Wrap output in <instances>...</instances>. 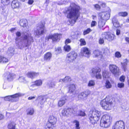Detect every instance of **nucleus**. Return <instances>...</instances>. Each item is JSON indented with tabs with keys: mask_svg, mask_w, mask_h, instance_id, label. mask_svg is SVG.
<instances>
[{
	"mask_svg": "<svg viewBox=\"0 0 129 129\" xmlns=\"http://www.w3.org/2000/svg\"><path fill=\"white\" fill-rule=\"evenodd\" d=\"M91 31V30L90 28H88L87 30L84 31L83 32V35H85L88 34Z\"/></svg>",
	"mask_w": 129,
	"mask_h": 129,
	"instance_id": "nucleus-49",
	"label": "nucleus"
},
{
	"mask_svg": "<svg viewBox=\"0 0 129 129\" xmlns=\"http://www.w3.org/2000/svg\"><path fill=\"white\" fill-rule=\"evenodd\" d=\"M73 123L75 126L76 129H80V127L79 126V122L77 120L73 121Z\"/></svg>",
	"mask_w": 129,
	"mask_h": 129,
	"instance_id": "nucleus-34",
	"label": "nucleus"
},
{
	"mask_svg": "<svg viewBox=\"0 0 129 129\" xmlns=\"http://www.w3.org/2000/svg\"><path fill=\"white\" fill-rule=\"evenodd\" d=\"M104 38L103 37L102 34V36L100 38L99 41V43L100 44H103L104 42Z\"/></svg>",
	"mask_w": 129,
	"mask_h": 129,
	"instance_id": "nucleus-45",
	"label": "nucleus"
},
{
	"mask_svg": "<svg viewBox=\"0 0 129 129\" xmlns=\"http://www.w3.org/2000/svg\"><path fill=\"white\" fill-rule=\"evenodd\" d=\"M79 115L80 116H84L85 115V114L84 111H80Z\"/></svg>",
	"mask_w": 129,
	"mask_h": 129,
	"instance_id": "nucleus-60",
	"label": "nucleus"
},
{
	"mask_svg": "<svg viewBox=\"0 0 129 129\" xmlns=\"http://www.w3.org/2000/svg\"><path fill=\"white\" fill-rule=\"evenodd\" d=\"M48 121L54 125L57 121L56 118L53 115L50 116L49 118Z\"/></svg>",
	"mask_w": 129,
	"mask_h": 129,
	"instance_id": "nucleus-21",
	"label": "nucleus"
},
{
	"mask_svg": "<svg viewBox=\"0 0 129 129\" xmlns=\"http://www.w3.org/2000/svg\"><path fill=\"white\" fill-rule=\"evenodd\" d=\"M93 5L94 8L96 10H99L100 8V6L98 4L94 5Z\"/></svg>",
	"mask_w": 129,
	"mask_h": 129,
	"instance_id": "nucleus-54",
	"label": "nucleus"
},
{
	"mask_svg": "<svg viewBox=\"0 0 129 129\" xmlns=\"http://www.w3.org/2000/svg\"><path fill=\"white\" fill-rule=\"evenodd\" d=\"M0 10L3 13H5L6 11V8L5 5H4L3 6H1V7Z\"/></svg>",
	"mask_w": 129,
	"mask_h": 129,
	"instance_id": "nucleus-48",
	"label": "nucleus"
},
{
	"mask_svg": "<svg viewBox=\"0 0 129 129\" xmlns=\"http://www.w3.org/2000/svg\"><path fill=\"white\" fill-rule=\"evenodd\" d=\"M93 54L95 57H97L101 54V52L99 50H96L93 51Z\"/></svg>",
	"mask_w": 129,
	"mask_h": 129,
	"instance_id": "nucleus-38",
	"label": "nucleus"
},
{
	"mask_svg": "<svg viewBox=\"0 0 129 129\" xmlns=\"http://www.w3.org/2000/svg\"><path fill=\"white\" fill-rule=\"evenodd\" d=\"M1 3L4 5H7L10 3L9 0H1Z\"/></svg>",
	"mask_w": 129,
	"mask_h": 129,
	"instance_id": "nucleus-44",
	"label": "nucleus"
},
{
	"mask_svg": "<svg viewBox=\"0 0 129 129\" xmlns=\"http://www.w3.org/2000/svg\"><path fill=\"white\" fill-rule=\"evenodd\" d=\"M124 85L123 83H118L117 84V86L119 88H122L124 87Z\"/></svg>",
	"mask_w": 129,
	"mask_h": 129,
	"instance_id": "nucleus-52",
	"label": "nucleus"
},
{
	"mask_svg": "<svg viewBox=\"0 0 129 129\" xmlns=\"http://www.w3.org/2000/svg\"><path fill=\"white\" fill-rule=\"evenodd\" d=\"M111 11L110 9L109 8H108L107 11L99 13V16L102 20L106 21L109 18Z\"/></svg>",
	"mask_w": 129,
	"mask_h": 129,
	"instance_id": "nucleus-8",
	"label": "nucleus"
},
{
	"mask_svg": "<svg viewBox=\"0 0 129 129\" xmlns=\"http://www.w3.org/2000/svg\"><path fill=\"white\" fill-rule=\"evenodd\" d=\"M76 112L73 108L64 109L62 111V114L63 115L67 116L69 115H71L75 114Z\"/></svg>",
	"mask_w": 129,
	"mask_h": 129,
	"instance_id": "nucleus-15",
	"label": "nucleus"
},
{
	"mask_svg": "<svg viewBox=\"0 0 129 129\" xmlns=\"http://www.w3.org/2000/svg\"><path fill=\"white\" fill-rule=\"evenodd\" d=\"M16 35L15 43L20 49H22L23 48L28 46L31 42L34 41L33 37L28 31L22 33V36L20 37H19L21 35V33L20 31H17Z\"/></svg>",
	"mask_w": 129,
	"mask_h": 129,
	"instance_id": "nucleus-1",
	"label": "nucleus"
},
{
	"mask_svg": "<svg viewBox=\"0 0 129 129\" xmlns=\"http://www.w3.org/2000/svg\"><path fill=\"white\" fill-rule=\"evenodd\" d=\"M112 118V117L109 115L105 114L103 115L101 120V126L105 128L109 127L111 124Z\"/></svg>",
	"mask_w": 129,
	"mask_h": 129,
	"instance_id": "nucleus-4",
	"label": "nucleus"
},
{
	"mask_svg": "<svg viewBox=\"0 0 129 129\" xmlns=\"http://www.w3.org/2000/svg\"><path fill=\"white\" fill-rule=\"evenodd\" d=\"M19 80L20 82H23L24 83L27 82V81L25 79V78L23 77H20L19 79Z\"/></svg>",
	"mask_w": 129,
	"mask_h": 129,
	"instance_id": "nucleus-46",
	"label": "nucleus"
},
{
	"mask_svg": "<svg viewBox=\"0 0 129 129\" xmlns=\"http://www.w3.org/2000/svg\"><path fill=\"white\" fill-rule=\"evenodd\" d=\"M34 1L33 0H29L28 2V3L30 5L32 4Z\"/></svg>",
	"mask_w": 129,
	"mask_h": 129,
	"instance_id": "nucleus-63",
	"label": "nucleus"
},
{
	"mask_svg": "<svg viewBox=\"0 0 129 129\" xmlns=\"http://www.w3.org/2000/svg\"><path fill=\"white\" fill-rule=\"evenodd\" d=\"M20 25L22 27L25 26L27 25V21L25 19H22L19 21Z\"/></svg>",
	"mask_w": 129,
	"mask_h": 129,
	"instance_id": "nucleus-26",
	"label": "nucleus"
},
{
	"mask_svg": "<svg viewBox=\"0 0 129 129\" xmlns=\"http://www.w3.org/2000/svg\"><path fill=\"white\" fill-rule=\"evenodd\" d=\"M20 3L17 0H14L12 1L11 6L13 9L18 8L20 6Z\"/></svg>",
	"mask_w": 129,
	"mask_h": 129,
	"instance_id": "nucleus-20",
	"label": "nucleus"
},
{
	"mask_svg": "<svg viewBox=\"0 0 129 129\" xmlns=\"http://www.w3.org/2000/svg\"><path fill=\"white\" fill-rule=\"evenodd\" d=\"M51 56L52 54L50 53H47L44 56V60H45L49 61L51 58Z\"/></svg>",
	"mask_w": 129,
	"mask_h": 129,
	"instance_id": "nucleus-27",
	"label": "nucleus"
},
{
	"mask_svg": "<svg viewBox=\"0 0 129 129\" xmlns=\"http://www.w3.org/2000/svg\"><path fill=\"white\" fill-rule=\"evenodd\" d=\"M54 125L53 124L48 121L45 126V129H53Z\"/></svg>",
	"mask_w": 129,
	"mask_h": 129,
	"instance_id": "nucleus-22",
	"label": "nucleus"
},
{
	"mask_svg": "<svg viewBox=\"0 0 129 129\" xmlns=\"http://www.w3.org/2000/svg\"><path fill=\"white\" fill-rule=\"evenodd\" d=\"M95 84V81L93 80H91L89 81L88 84V86L89 87H92L94 86Z\"/></svg>",
	"mask_w": 129,
	"mask_h": 129,
	"instance_id": "nucleus-35",
	"label": "nucleus"
},
{
	"mask_svg": "<svg viewBox=\"0 0 129 129\" xmlns=\"http://www.w3.org/2000/svg\"><path fill=\"white\" fill-rule=\"evenodd\" d=\"M125 77L123 76H121L119 78V80L120 81L122 82H124V81Z\"/></svg>",
	"mask_w": 129,
	"mask_h": 129,
	"instance_id": "nucleus-58",
	"label": "nucleus"
},
{
	"mask_svg": "<svg viewBox=\"0 0 129 129\" xmlns=\"http://www.w3.org/2000/svg\"><path fill=\"white\" fill-rule=\"evenodd\" d=\"M80 45L81 46L84 45H86V43L84 39H81L80 40Z\"/></svg>",
	"mask_w": 129,
	"mask_h": 129,
	"instance_id": "nucleus-47",
	"label": "nucleus"
},
{
	"mask_svg": "<svg viewBox=\"0 0 129 129\" xmlns=\"http://www.w3.org/2000/svg\"><path fill=\"white\" fill-rule=\"evenodd\" d=\"M8 58L3 56H0V62L1 63H6L8 62Z\"/></svg>",
	"mask_w": 129,
	"mask_h": 129,
	"instance_id": "nucleus-28",
	"label": "nucleus"
},
{
	"mask_svg": "<svg viewBox=\"0 0 129 129\" xmlns=\"http://www.w3.org/2000/svg\"><path fill=\"white\" fill-rule=\"evenodd\" d=\"M84 93V94L86 98L88 95L90 93V91L88 90H86L84 92H83Z\"/></svg>",
	"mask_w": 129,
	"mask_h": 129,
	"instance_id": "nucleus-51",
	"label": "nucleus"
},
{
	"mask_svg": "<svg viewBox=\"0 0 129 129\" xmlns=\"http://www.w3.org/2000/svg\"><path fill=\"white\" fill-rule=\"evenodd\" d=\"M97 24V23L96 21H92L91 24V27H93L96 25Z\"/></svg>",
	"mask_w": 129,
	"mask_h": 129,
	"instance_id": "nucleus-56",
	"label": "nucleus"
},
{
	"mask_svg": "<svg viewBox=\"0 0 129 129\" xmlns=\"http://www.w3.org/2000/svg\"><path fill=\"white\" fill-rule=\"evenodd\" d=\"M71 40L68 39L66 40L65 42V45H67L68 43H70L71 42Z\"/></svg>",
	"mask_w": 129,
	"mask_h": 129,
	"instance_id": "nucleus-59",
	"label": "nucleus"
},
{
	"mask_svg": "<svg viewBox=\"0 0 129 129\" xmlns=\"http://www.w3.org/2000/svg\"><path fill=\"white\" fill-rule=\"evenodd\" d=\"M118 14L119 16L123 17H126L128 15L127 13L126 12H120Z\"/></svg>",
	"mask_w": 129,
	"mask_h": 129,
	"instance_id": "nucleus-39",
	"label": "nucleus"
},
{
	"mask_svg": "<svg viewBox=\"0 0 129 129\" xmlns=\"http://www.w3.org/2000/svg\"><path fill=\"white\" fill-rule=\"evenodd\" d=\"M120 33V30L118 29H117L116 31V34L117 35H119Z\"/></svg>",
	"mask_w": 129,
	"mask_h": 129,
	"instance_id": "nucleus-64",
	"label": "nucleus"
},
{
	"mask_svg": "<svg viewBox=\"0 0 129 129\" xmlns=\"http://www.w3.org/2000/svg\"><path fill=\"white\" fill-rule=\"evenodd\" d=\"M128 62V61L126 59H125L123 60V63H121L122 65V68L124 71H125V70L126 69V66Z\"/></svg>",
	"mask_w": 129,
	"mask_h": 129,
	"instance_id": "nucleus-30",
	"label": "nucleus"
},
{
	"mask_svg": "<svg viewBox=\"0 0 129 129\" xmlns=\"http://www.w3.org/2000/svg\"><path fill=\"white\" fill-rule=\"evenodd\" d=\"M97 79H101L102 78L101 74L100 73V72L98 73L95 76Z\"/></svg>",
	"mask_w": 129,
	"mask_h": 129,
	"instance_id": "nucleus-53",
	"label": "nucleus"
},
{
	"mask_svg": "<svg viewBox=\"0 0 129 129\" xmlns=\"http://www.w3.org/2000/svg\"><path fill=\"white\" fill-rule=\"evenodd\" d=\"M99 3L101 5V6L103 7H105L106 6V4L104 3L101 2H99Z\"/></svg>",
	"mask_w": 129,
	"mask_h": 129,
	"instance_id": "nucleus-57",
	"label": "nucleus"
},
{
	"mask_svg": "<svg viewBox=\"0 0 129 129\" xmlns=\"http://www.w3.org/2000/svg\"><path fill=\"white\" fill-rule=\"evenodd\" d=\"M124 122L121 120L116 122L112 127V129H124Z\"/></svg>",
	"mask_w": 129,
	"mask_h": 129,
	"instance_id": "nucleus-14",
	"label": "nucleus"
},
{
	"mask_svg": "<svg viewBox=\"0 0 129 129\" xmlns=\"http://www.w3.org/2000/svg\"><path fill=\"white\" fill-rule=\"evenodd\" d=\"M46 31L45 26L43 23H41L37 27V29L35 31L34 34L35 36L41 35Z\"/></svg>",
	"mask_w": 129,
	"mask_h": 129,
	"instance_id": "nucleus-7",
	"label": "nucleus"
},
{
	"mask_svg": "<svg viewBox=\"0 0 129 129\" xmlns=\"http://www.w3.org/2000/svg\"><path fill=\"white\" fill-rule=\"evenodd\" d=\"M61 38V35L58 34H54L53 35H49L47 37L48 40L49 39H52L53 42L59 40Z\"/></svg>",
	"mask_w": 129,
	"mask_h": 129,
	"instance_id": "nucleus-12",
	"label": "nucleus"
},
{
	"mask_svg": "<svg viewBox=\"0 0 129 129\" xmlns=\"http://www.w3.org/2000/svg\"><path fill=\"white\" fill-rule=\"evenodd\" d=\"M110 71L115 76L118 75L119 69L118 67L116 65L111 64L109 66Z\"/></svg>",
	"mask_w": 129,
	"mask_h": 129,
	"instance_id": "nucleus-10",
	"label": "nucleus"
},
{
	"mask_svg": "<svg viewBox=\"0 0 129 129\" xmlns=\"http://www.w3.org/2000/svg\"><path fill=\"white\" fill-rule=\"evenodd\" d=\"M71 80L70 77L69 76H66L64 78L60 79L59 80V82H62L70 81Z\"/></svg>",
	"mask_w": 129,
	"mask_h": 129,
	"instance_id": "nucleus-25",
	"label": "nucleus"
},
{
	"mask_svg": "<svg viewBox=\"0 0 129 129\" xmlns=\"http://www.w3.org/2000/svg\"><path fill=\"white\" fill-rule=\"evenodd\" d=\"M67 101L65 97L61 98L58 101V106L59 107H61L64 105Z\"/></svg>",
	"mask_w": 129,
	"mask_h": 129,
	"instance_id": "nucleus-19",
	"label": "nucleus"
},
{
	"mask_svg": "<svg viewBox=\"0 0 129 129\" xmlns=\"http://www.w3.org/2000/svg\"><path fill=\"white\" fill-rule=\"evenodd\" d=\"M39 103L41 105L43 104L46 101L47 98L46 96H41L39 97Z\"/></svg>",
	"mask_w": 129,
	"mask_h": 129,
	"instance_id": "nucleus-24",
	"label": "nucleus"
},
{
	"mask_svg": "<svg viewBox=\"0 0 129 129\" xmlns=\"http://www.w3.org/2000/svg\"><path fill=\"white\" fill-rule=\"evenodd\" d=\"M101 71L100 69L98 68H93L91 70V75L92 77H94L98 73L100 72Z\"/></svg>",
	"mask_w": 129,
	"mask_h": 129,
	"instance_id": "nucleus-18",
	"label": "nucleus"
},
{
	"mask_svg": "<svg viewBox=\"0 0 129 129\" xmlns=\"http://www.w3.org/2000/svg\"><path fill=\"white\" fill-rule=\"evenodd\" d=\"M4 115L1 114H0V120L3 119L4 118Z\"/></svg>",
	"mask_w": 129,
	"mask_h": 129,
	"instance_id": "nucleus-62",
	"label": "nucleus"
},
{
	"mask_svg": "<svg viewBox=\"0 0 129 129\" xmlns=\"http://www.w3.org/2000/svg\"><path fill=\"white\" fill-rule=\"evenodd\" d=\"M3 77L5 79H6L8 81H12L15 78L16 75L13 73L7 72L4 74Z\"/></svg>",
	"mask_w": 129,
	"mask_h": 129,
	"instance_id": "nucleus-13",
	"label": "nucleus"
},
{
	"mask_svg": "<svg viewBox=\"0 0 129 129\" xmlns=\"http://www.w3.org/2000/svg\"><path fill=\"white\" fill-rule=\"evenodd\" d=\"M34 113V110L33 108L29 109L27 110V114L28 115H32Z\"/></svg>",
	"mask_w": 129,
	"mask_h": 129,
	"instance_id": "nucleus-41",
	"label": "nucleus"
},
{
	"mask_svg": "<svg viewBox=\"0 0 129 129\" xmlns=\"http://www.w3.org/2000/svg\"><path fill=\"white\" fill-rule=\"evenodd\" d=\"M77 56V53L75 52H71L67 55L66 58V61L69 63L73 62L76 59Z\"/></svg>",
	"mask_w": 129,
	"mask_h": 129,
	"instance_id": "nucleus-6",
	"label": "nucleus"
},
{
	"mask_svg": "<svg viewBox=\"0 0 129 129\" xmlns=\"http://www.w3.org/2000/svg\"><path fill=\"white\" fill-rule=\"evenodd\" d=\"M102 36L105 39L109 42L113 40L115 37L114 35L109 32H104L102 34Z\"/></svg>",
	"mask_w": 129,
	"mask_h": 129,
	"instance_id": "nucleus-11",
	"label": "nucleus"
},
{
	"mask_svg": "<svg viewBox=\"0 0 129 129\" xmlns=\"http://www.w3.org/2000/svg\"><path fill=\"white\" fill-rule=\"evenodd\" d=\"M102 75L104 79H105L108 77L109 73L108 72L105 71L103 72Z\"/></svg>",
	"mask_w": 129,
	"mask_h": 129,
	"instance_id": "nucleus-37",
	"label": "nucleus"
},
{
	"mask_svg": "<svg viewBox=\"0 0 129 129\" xmlns=\"http://www.w3.org/2000/svg\"><path fill=\"white\" fill-rule=\"evenodd\" d=\"M64 49L66 51L69 52L71 50L70 46L67 45H65L64 47Z\"/></svg>",
	"mask_w": 129,
	"mask_h": 129,
	"instance_id": "nucleus-40",
	"label": "nucleus"
},
{
	"mask_svg": "<svg viewBox=\"0 0 129 129\" xmlns=\"http://www.w3.org/2000/svg\"><path fill=\"white\" fill-rule=\"evenodd\" d=\"M48 84L49 87H54L55 85V83L51 81H49L48 83Z\"/></svg>",
	"mask_w": 129,
	"mask_h": 129,
	"instance_id": "nucleus-43",
	"label": "nucleus"
},
{
	"mask_svg": "<svg viewBox=\"0 0 129 129\" xmlns=\"http://www.w3.org/2000/svg\"><path fill=\"white\" fill-rule=\"evenodd\" d=\"M35 98V96H30L28 98V100H31L34 99Z\"/></svg>",
	"mask_w": 129,
	"mask_h": 129,
	"instance_id": "nucleus-61",
	"label": "nucleus"
},
{
	"mask_svg": "<svg viewBox=\"0 0 129 129\" xmlns=\"http://www.w3.org/2000/svg\"><path fill=\"white\" fill-rule=\"evenodd\" d=\"M105 87L107 88H109L112 87V85L110 82L108 80L106 81L105 83Z\"/></svg>",
	"mask_w": 129,
	"mask_h": 129,
	"instance_id": "nucleus-42",
	"label": "nucleus"
},
{
	"mask_svg": "<svg viewBox=\"0 0 129 129\" xmlns=\"http://www.w3.org/2000/svg\"><path fill=\"white\" fill-rule=\"evenodd\" d=\"M78 98L79 100H85L86 97L83 92L79 93L78 95Z\"/></svg>",
	"mask_w": 129,
	"mask_h": 129,
	"instance_id": "nucleus-29",
	"label": "nucleus"
},
{
	"mask_svg": "<svg viewBox=\"0 0 129 129\" xmlns=\"http://www.w3.org/2000/svg\"><path fill=\"white\" fill-rule=\"evenodd\" d=\"M14 49L12 47L8 48L7 52V54L10 56H12L14 53Z\"/></svg>",
	"mask_w": 129,
	"mask_h": 129,
	"instance_id": "nucleus-23",
	"label": "nucleus"
},
{
	"mask_svg": "<svg viewBox=\"0 0 129 129\" xmlns=\"http://www.w3.org/2000/svg\"><path fill=\"white\" fill-rule=\"evenodd\" d=\"M112 22L113 25L115 27H117L119 26V23L117 20L115 18H113L112 19Z\"/></svg>",
	"mask_w": 129,
	"mask_h": 129,
	"instance_id": "nucleus-33",
	"label": "nucleus"
},
{
	"mask_svg": "<svg viewBox=\"0 0 129 129\" xmlns=\"http://www.w3.org/2000/svg\"><path fill=\"white\" fill-rule=\"evenodd\" d=\"M36 86L35 84L32 85L30 86L29 88L31 90H34L35 89V88H34Z\"/></svg>",
	"mask_w": 129,
	"mask_h": 129,
	"instance_id": "nucleus-55",
	"label": "nucleus"
},
{
	"mask_svg": "<svg viewBox=\"0 0 129 129\" xmlns=\"http://www.w3.org/2000/svg\"><path fill=\"white\" fill-rule=\"evenodd\" d=\"M80 8L79 6L74 3H72L71 4L70 6L64 12V14H67V18L71 19L69 20L70 24H74L77 20L80 15L79 12Z\"/></svg>",
	"mask_w": 129,
	"mask_h": 129,
	"instance_id": "nucleus-2",
	"label": "nucleus"
},
{
	"mask_svg": "<svg viewBox=\"0 0 129 129\" xmlns=\"http://www.w3.org/2000/svg\"><path fill=\"white\" fill-rule=\"evenodd\" d=\"M69 92H73L75 90V86L74 84H70L69 87Z\"/></svg>",
	"mask_w": 129,
	"mask_h": 129,
	"instance_id": "nucleus-31",
	"label": "nucleus"
},
{
	"mask_svg": "<svg viewBox=\"0 0 129 129\" xmlns=\"http://www.w3.org/2000/svg\"><path fill=\"white\" fill-rule=\"evenodd\" d=\"M39 75V73H36L34 72H30L27 74V76L31 79H33Z\"/></svg>",
	"mask_w": 129,
	"mask_h": 129,
	"instance_id": "nucleus-17",
	"label": "nucleus"
},
{
	"mask_svg": "<svg viewBox=\"0 0 129 129\" xmlns=\"http://www.w3.org/2000/svg\"><path fill=\"white\" fill-rule=\"evenodd\" d=\"M113 103L112 100L106 98L101 101V104L103 109L109 110L111 109Z\"/></svg>",
	"mask_w": 129,
	"mask_h": 129,
	"instance_id": "nucleus-5",
	"label": "nucleus"
},
{
	"mask_svg": "<svg viewBox=\"0 0 129 129\" xmlns=\"http://www.w3.org/2000/svg\"><path fill=\"white\" fill-rule=\"evenodd\" d=\"M81 53L83 56L89 58L90 55V50L86 47H84L81 48Z\"/></svg>",
	"mask_w": 129,
	"mask_h": 129,
	"instance_id": "nucleus-16",
	"label": "nucleus"
},
{
	"mask_svg": "<svg viewBox=\"0 0 129 129\" xmlns=\"http://www.w3.org/2000/svg\"><path fill=\"white\" fill-rule=\"evenodd\" d=\"M21 94L20 93H16L14 95L8 96L4 97V100L6 101H11L12 102L16 101L15 100V98L21 96Z\"/></svg>",
	"mask_w": 129,
	"mask_h": 129,
	"instance_id": "nucleus-9",
	"label": "nucleus"
},
{
	"mask_svg": "<svg viewBox=\"0 0 129 129\" xmlns=\"http://www.w3.org/2000/svg\"><path fill=\"white\" fill-rule=\"evenodd\" d=\"M89 113V119L91 122L94 124L99 120L101 113L100 111L96 110L90 111Z\"/></svg>",
	"mask_w": 129,
	"mask_h": 129,
	"instance_id": "nucleus-3",
	"label": "nucleus"
},
{
	"mask_svg": "<svg viewBox=\"0 0 129 129\" xmlns=\"http://www.w3.org/2000/svg\"><path fill=\"white\" fill-rule=\"evenodd\" d=\"M115 56L117 58H119L121 57V55L120 52H117L115 54Z\"/></svg>",
	"mask_w": 129,
	"mask_h": 129,
	"instance_id": "nucleus-50",
	"label": "nucleus"
},
{
	"mask_svg": "<svg viewBox=\"0 0 129 129\" xmlns=\"http://www.w3.org/2000/svg\"><path fill=\"white\" fill-rule=\"evenodd\" d=\"M35 83L36 86H40L42 84V82L41 80L39 79L36 81L35 82Z\"/></svg>",
	"mask_w": 129,
	"mask_h": 129,
	"instance_id": "nucleus-36",
	"label": "nucleus"
},
{
	"mask_svg": "<svg viewBox=\"0 0 129 129\" xmlns=\"http://www.w3.org/2000/svg\"><path fill=\"white\" fill-rule=\"evenodd\" d=\"M106 21L101 19L98 22V26L100 28H102L105 25Z\"/></svg>",
	"mask_w": 129,
	"mask_h": 129,
	"instance_id": "nucleus-32",
	"label": "nucleus"
}]
</instances>
